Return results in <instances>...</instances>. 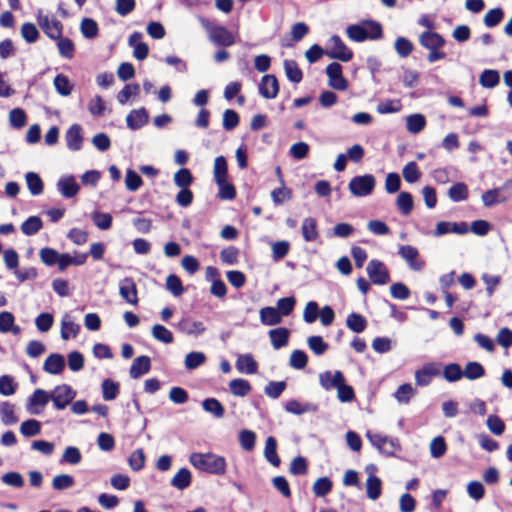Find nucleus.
Masks as SVG:
<instances>
[{"instance_id":"3c124183","label":"nucleus","mask_w":512,"mask_h":512,"mask_svg":"<svg viewBox=\"0 0 512 512\" xmlns=\"http://www.w3.org/2000/svg\"><path fill=\"white\" fill-rule=\"evenodd\" d=\"M1 421L4 425H13L18 421L14 414V405L9 402H3L0 405Z\"/></svg>"},{"instance_id":"864d4df0","label":"nucleus","mask_w":512,"mask_h":512,"mask_svg":"<svg viewBox=\"0 0 512 512\" xmlns=\"http://www.w3.org/2000/svg\"><path fill=\"white\" fill-rule=\"evenodd\" d=\"M332 481L328 477L318 478L313 484V492L317 497H325L332 490Z\"/></svg>"},{"instance_id":"5701e85b","label":"nucleus","mask_w":512,"mask_h":512,"mask_svg":"<svg viewBox=\"0 0 512 512\" xmlns=\"http://www.w3.org/2000/svg\"><path fill=\"white\" fill-rule=\"evenodd\" d=\"M285 411L294 415H302L309 412H317L318 405L310 402L300 403L298 400L292 399L286 402Z\"/></svg>"},{"instance_id":"680f3d73","label":"nucleus","mask_w":512,"mask_h":512,"mask_svg":"<svg viewBox=\"0 0 512 512\" xmlns=\"http://www.w3.org/2000/svg\"><path fill=\"white\" fill-rule=\"evenodd\" d=\"M166 289L175 297H179L184 293L181 279L175 274H170L166 278Z\"/></svg>"},{"instance_id":"79ce46f5","label":"nucleus","mask_w":512,"mask_h":512,"mask_svg":"<svg viewBox=\"0 0 512 512\" xmlns=\"http://www.w3.org/2000/svg\"><path fill=\"white\" fill-rule=\"evenodd\" d=\"M499 81V72L493 69L484 70L479 77V83L484 88H494L499 84Z\"/></svg>"},{"instance_id":"f257e3e1","label":"nucleus","mask_w":512,"mask_h":512,"mask_svg":"<svg viewBox=\"0 0 512 512\" xmlns=\"http://www.w3.org/2000/svg\"><path fill=\"white\" fill-rule=\"evenodd\" d=\"M190 464L196 469L213 475H223L226 472V459L214 453L194 452L189 456Z\"/></svg>"},{"instance_id":"0e129e2a","label":"nucleus","mask_w":512,"mask_h":512,"mask_svg":"<svg viewBox=\"0 0 512 512\" xmlns=\"http://www.w3.org/2000/svg\"><path fill=\"white\" fill-rule=\"evenodd\" d=\"M347 36L355 42H363L368 39L364 25L353 24L346 29Z\"/></svg>"},{"instance_id":"473e14b6","label":"nucleus","mask_w":512,"mask_h":512,"mask_svg":"<svg viewBox=\"0 0 512 512\" xmlns=\"http://www.w3.org/2000/svg\"><path fill=\"white\" fill-rule=\"evenodd\" d=\"M80 331V325L73 322L70 316L66 314L61 321V337L68 340L70 337H76Z\"/></svg>"},{"instance_id":"f704fd0d","label":"nucleus","mask_w":512,"mask_h":512,"mask_svg":"<svg viewBox=\"0 0 512 512\" xmlns=\"http://www.w3.org/2000/svg\"><path fill=\"white\" fill-rule=\"evenodd\" d=\"M228 167L224 156H218L214 160L213 175L216 184H221L227 179Z\"/></svg>"},{"instance_id":"052dcab7","label":"nucleus","mask_w":512,"mask_h":512,"mask_svg":"<svg viewBox=\"0 0 512 512\" xmlns=\"http://www.w3.org/2000/svg\"><path fill=\"white\" fill-rule=\"evenodd\" d=\"M20 432L25 437L36 436L41 432V424L36 419H29L22 422Z\"/></svg>"},{"instance_id":"0eeeda50","label":"nucleus","mask_w":512,"mask_h":512,"mask_svg":"<svg viewBox=\"0 0 512 512\" xmlns=\"http://www.w3.org/2000/svg\"><path fill=\"white\" fill-rule=\"evenodd\" d=\"M441 363L428 362L415 371V383L417 386L426 387L432 379L440 375Z\"/></svg>"},{"instance_id":"2eb2a0df","label":"nucleus","mask_w":512,"mask_h":512,"mask_svg":"<svg viewBox=\"0 0 512 512\" xmlns=\"http://www.w3.org/2000/svg\"><path fill=\"white\" fill-rule=\"evenodd\" d=\"M56 186L59 193L65 198L74 197L80 190L79 184L72 175L61 177Z\"/></svg>"},{"instance_id":"72a5a7b5","label":"nucleus","mask_w":512,"mask_h":512,"mask_svg":"<svg viewBox=\"0 0 512 512\" xmlns=\"http://www.w3.org/2000/svg\"><path fill=\"white\" fill-rule=\"evenodd\" d=\"M283 66L289 81L293 83H300L302 81L303 73L296 61L286 59L284 60Z\"/></svg>"},{"instance_id":"f03ea898","label":"nucleus","mask_w":512,"mask_h":512,"mask_svg":"<svg viewBox=\"0 0 512 512\" xmlns=\"http://www.w3.org/2000/svg\"><path fill=\"white\" fill-rule=\"evenodd\" d=\"M376 185V179L372 174H365L353 177L348 188L356 197H366L370 195Z\"/></svg>"},{"instance_id":"393cba45","label":"nucleus","mask_w":512,"mask_h":512,"mask_svg":"<svg viewBox=\"0 0 512 512\" xmlns=\"http://www.w3.org/2000/svg\"><path fill=\"white\" fill-rule=\"evenodd\" d=\"M260 321L263 325L274 326L282 322V317L278 309L275 307L267 306L261 308L259 311Z\"/></svg>"},{"instance_id":"6e6d98bb","label":"nucleus","mask_w":512,"mask_h":512,"mask_svg":"<svg viewBox=\"0 0 512 512\" xmlns=\"http://www.w3.org/2000/svg\"><path fill=\"white\" fill-rule=\"evenodd\" d=\"M152 336L159 342L170 344L173 342V334L165 326L155 324L151 330Z\"/></svg>"},{"instance_id":"412c9836","label":"nucleus","mask_w":512,"mask_h":512,"mask_svg":"<svg viewBox=\"0 0 512 512\" xmlns=\"http://www.w3.org/2000/svg\"><path fill=\"white\" fill-rule=\"evenodd\" d=\"M64 368V356L58 353L50 354L43 364V370L52 375L60 374L64 370Z\"/></svg>"},{"instance_id":"bf43d9fd","label":"nucleus","mask_w":512,"mask_h":512,"mask_svg":"<svg viewBox=\"0 0 512 512\" xmlns=\"http://www.w3.org/2000/svg\"><path fill=\"white\" fill-rule=\"evenodd\" d=\"M75 483L73 476L69 474L56 475L52 480V487L54 490L63 491L71 488Z\"/></svg>"},{"instance_id":"13d9d810","label":"nucleus","mask_w":512,"mask_h":512,"mask_svg":"<svg viewBox=\"0 0 512 512\" xmlns=\"http://www.w3.org/2000/svg\"><path fill=\"white\" fill-rule=\"evenodd\" d=\"M174 183L180 188H188L193 182V176L189 169L181 168L174 174Z\"/></svg>"},{"instance_id":"c9c22d12","label":"nucleus","mask_w":512,"mask_h":512,"mask_svg":"<svg viewBox=\"0 0 512 512\" xmlns=\"http://www.w3.org/2000/svg\"><path fill=\"white\" fill-rule=\"evenodd\" d=\"M25 180L28 190L33 196L40 195L43 192V181L37 173L27 172L25 174Z\"/></svg>"},{"instance_id":"4468645a","label":"nucleus","mask_w":512,"mask_h":512,"mask_svg":"<svg viewBox=\"0 0 512 512\" xmlns=\"http://www.w3.org/2000/svg\"><path fill=\"white\" fill-rule=\"evenodd\" d=\"M51 400L50 393L43 389H36L33 394L29 397L27 403V410L31 414H39L41 412L37 407L43 408Z\"/></svg>"},{"instance_id":"bb28decb","label":"nucleus","mask_w":512,"mask_h":512,"mask_svg":"<svg viewBox=\"0 0 512 512\" xmlns=\"http://www.w3.org/2000/svg\"><path fill=\"white\" fill-rule=\"evenodd\" d=\"M269 337L274 349H280L288 344L289 330L284 327L269 331Z\"/></svg>"},{"instance_id":"8fccbe9b","label":"nucleus","mask_w":512,"mask_h":512,"mask_svg":"<svg viewBox=\"0 0 512 512\" xmlns=\"http://www.w3.org/2000/svg\"><path fill=\"white\" fill-rule=\"evenodd\" d=\"M56 40L59 54L67 59L73 58L75 51V45L73 41L69 38L62 37V35L60 36V38H57Z\"/></svg>"},{"instance_id":"cd10ccee","label":"nucleus","mask_w":512,"mask_h":512,"mask_svg":"<svg viewBox=\"0 0 512 512\" xmlns=\"http://www.w3.org/2000/svg\"><path fill=\"white\" fill-rule=\"evenodd\" d=\"M264 456L266 460L273 466L278 467L281 463L279 456L277 455V442L272 436H269L265 442Z\"/></svg>"},{"instance_id":"ea45409f","label":"nucleus","mask_w":512,"mask_h":512,"mask_svg":"<svg viewBox=\"0 0 512 512\" xmlns=\"http://www.w3.org/2000/svg\"><path fill=\"white\" fill-rule=\"evenodd\" d=\"M14 315L11 312L3 311L0 313V332L7 333L12 332L13 334H18L20 332V328L14 325Z\"/></svg>"},{"instance_id":"f3484780","label":"nucleus","mask_w":512,"mask_h":512,"mask_svg":"<svg viewBox=\"0 0 512 512\" xmlns=\"http://www.w3.org/2000/svg\"><path fill=\"white\" fill-rule=\"evenodd\" d=\"M149 115L144 107L132 110L126 117L127 127L131 130H138L148 123Z\"/></svg>"},{"instance_id":"a878e982","label":"nucleus","mask_w":512,"mask_h":512,"mask_svg":"<svg viewBox=\"0 0 512 512\" xmlns=\"http://www.w3.org/2000/svg\"><path fill=\"white\" fill-rule=\"evenodd\" d=\"M192 481V475L189 469L181 468L171 479L170 484L178 490L188 488Z\"/></svg>"},{"instance_id":"338daca9","label":"nucleus","mask_w":512,"mask_h":512,"mask_svg":"<svg viewBox=\"0 0 512 512\" xmlns=\"http://www.w3.org/2000/svg\"><path fill=\"white\" fill-rule=\"evenodd\" d=\"M286 382L285 381H270L264 388L265 394L272 398L277 399L281 396V394L286 389Z\"/></svg>"},{"instance_id":"aec40b11","label":"nucleus","mask_w":512,"mask_h":512,"mask_svg":"<svg viewBox=\"0 0 512 512\" xmlns=\"http://www.w3.org/2000/svg\"><path fill=\"white\" fill-rule=\"evenodd\" d=\"M210 39L217 45L231 46L235 39L232 33L223 26H215L210 29Z\"/></svg>"},{"instance_id":"c85d7f7f","label":"nucleus","mask_w":512,"mask_h":512,"mask_svg":"<svg viewBox=\"0 0 512 512\" xmlns=\"http://www.w3.org/2000/svg\"><path fill=\"white\" fill-rule=\"evenodd\" d=\"M463 376L471 381L480 379L485 376V368L477 361H470L463 369Z\"/></svg>"},{"instance_id":"9b49d317","label":"nucleus","mask_w":512,"mask_h":512,"mask_svg":"<svg viewBox=\"0 0 512 512\" xmlns=\"http://www.w3.org/2000/svg\"><path fill=\"white\" fill-rule=\"evenodd\" d=\"M179 332L188 335L198 337L203 334L206 330L203 322L194 321L188 317H183L176 325Z\"/></svg>"},{"instance_id":"69168bd1","label":"nucleus","mask_w":512,"mask_h":512,"mask_svg":"<svg viewBox=\"0 0 512 512\" xmlns=\"http://www.w3.org/2000/svg\"><path fill=\"white\" fill-rule=\"evenodd\" d=\"M308 347L314 352L315 355H323L329 345L323 340L321 336H310L307 339Z\"/></svg>"},{"instance_id":"2f4dec72","label":"nucleus","mask_w":512,"mask_h":512,"mask_svg":"<svg viewBox=\"0 0 512 512\" xmlns=\"http://www.w3.org/2000/svg\"><path fill=\"white\" fill-rule=\"evenodd\" d=\"M382 492L381 479L373 474L369 475L366 480V494L371 500H377Z\"/></svg>"},{"instance_id":"58836bf2","label":"nucleus","mask_w":512,"mask_h":512,"mask_svg":"<svg viewBox=\"0 0 512 512\" xmlns=\"http://www.w3.org/2000/svg\"><path fill=\"white\" fill-rule=\"evenodd\" d=\"M346 325L351 331L362 333L367 327V320L361 314L352 312L346 319Z\"/></svg>"},{"instance_id":"c03bdc74","label":"nucleus","mask_w":512,"mask_h":512,"mask_svg":"<svg viewBox=\"0 0 512 512\" xmlns=\"http://www.w3.org/2000/svg\"><path fill=\"white\" fill-rule=\"evenodd\" d=\"M102 396L105 401H112L119 394L120 385L111 379H105L102 382Z\"/></svg>"},{"instance_id":"dca6fc26","label":"nucleus","mask_w":512,"mask_h":512,"mask_svg":"<svg viewBox=\"0 0 512 512\" xmlns=\"http://www.w3.org/2000/svg\"><path fill=\"white\" fill-rule=\"evenodd\" d=\"M419 43L428 50L441 49L446 40L437 32L424 31L419 36Z\"/></svg>"},{"instance_id":"b1692460","label":"nucleus","mask_w":512,"mask_h":512,"mask_svg":"<svg viewBox=\"0 0 512 512\" xmlns=\"http://www.w3.org/2000/svg\"><path fill=\"white\" fill-rule=\"evenodd\" d=\"M236 369L240 373L250 375L257 372L258 364L251 354H241L236 360Z\"/></svg>"},{"instance_id":"de8ad7c7","label":"nucleus","mask_w":512,"mask_h":512,"mask_svg":"<svg viewBox=\"0 0 512 512\" xmlns=\"http://www.w3.org/2000/svg\"><path fill=\"white\" fill-rule=\"evenodd\" d=\"M80 31L86 39H93L98 35V24L92 18H83L80 24Z\"/></svg>"},{"instance_id":"37998d69","label":"nucleus","mask_w":512,"mask_h":512,"mask_svg":"<svg viewBox=\"0 0 512 512\" xmlns=\"http://www.w3.org/2000/svg\"><path fill=\"white\" fill-rule=\"evenodd\" d=\"M416 394L417 390L411 384L405 383L397 388L394 396L399 403L408 404Z\"/></svg>"},{"instance_id":"09e8293b","label":"nucleus","mask_w":512,"mask_h":512,"mask_svg":"<svg viewBox=\"0 0 512 512\" xmlns=\"http://www.w3.org/2000/svg\"><path fill=\"white\" fill-rule=\"evenodd\" d=\"M449 198L454 202L464 201L468 198V188L464 183H456L448 190Z\"/></svg>"},{"instance_id":"a19ab883","label":"nucleus","mask_w":512,"mask_h":512,"mask_svg":"<svg viewBox=\"0 0 512 512\" xmlns=\"http://www.w3.org/2000/svg\"><path fill=\"white\" fill-rule=\"evenodd\" d=\"M443 378L448 382H457L461 380L463 376V369L458 363H449L444 366L442 372Z\"/></svg>"},{"instance_id":"4c0bfd02","label":"nucleus","mask_w":512,"mask_h":512,"mask_svg":"<svg viewBox=\"0 0 512 512\" xmlns=\"http://www.w3.org/2000/svg\"><path fill=\"white\" fill-rule=\"evenodd\" d=\"M229 389L233 395L244 397L251 391L252 387L248 380L237 378L230 381Z\"/></svg>"},{"instance_id":"5fc2aeb1","label":"nucleus","mask_w":512,"mask_h":512,"mask_svg":"<svg viewBox=\"0 0 512 512\" xmlns=\"http://www.w3.org/2000/svg\"><path fill=\"white\" fill-rule=\"evenodd\" d=\"M53 84H54L56 91L61 96H68L72 92L73 86L71 85L68 77L63 74L56 75V77L54 78Z\"/></svg>"},{"instance_id":"a211bd4d","label":"nucleus","mask_w":512,"mask_h":512,"mask_svg":"<svg viewBox=\"0 0 512 512\" xmlns=\"http://www.w3.org/2000/svg\"><path fill=\"white\" fill-rule=\"evenodd\" d=\"M512 194H504L501 187L485 191L482 196V202L485 207H492L498 203H505L511 198Z\"/></svg>"},{"instance_id":"ddd939ff","label":"nucleus","mask_w":512,"mask_h":512,"mask_svg":"<svg viewBox=\"0 0 512 512\" xmlns=\"http://www.w3.org/2000/svg\"><path fill=\"white\" fill-rule=\"evenodd\" d=\"M66 146L71 151H79L82 148V127L79 124L71 125L65 133Z\"/></svg>"},{"instance_id":"1a4fd4ad","label":"nucleus","mask_w":512,"mask_h":512,"mask_svg":"<svg viewBox=\"0 0 512 512\" xmlns=\"http://www.w3.org/2000/svg\"><path fill=\"white\" fill-rule=\"evenodd\" d=\"M326 74L329 78V86L344 91L348 88V82L342 75V66L337 62H332L326 67Z\"/></svg>"},{"instance_id":"e433bc0d","label":"nucleus","mask_w":512,"mask_h":512,"mask_svg":"<svg viewBox=\"0 0 512 512\" xmlns=\"http://www.w3.org/2000/svg\"><path fill=\"white\" fill-rule=\"evenodd\" d=\"M43 227V222L38 216H30L21 224V231L27 236L37 234Z\"/></svg>"},{"instance_id":"603ef678","label":"nucleus","mask_w":512,"mask_h":512,"mask_svg":"<svg viewBox=\"0 0 512 512\" xmlns=\"http://www.w3.org/2000/svg\"><path fill=\"white\" fill-rule=\"evenodd\" d=\"M413 43L405 38V37H398L395 40L394 43V49L399 57L406 58L408 57L411 52L413 51Z\"/></svg>"},{"instance_id":"49530a36","label":"nucleus","mask_w":512,"mask_h":512,"mask_svg":"<svg viewBox=\"0 0 512 512\" xmlns=\"http://www.w3.org/2000/svg\"><path fill=\"white\" fill-rule=\"evenodd\" d=\"M396 205L403 215H409L413 209V197L411 193L405 191L400 192L396 200Z\"/></svg>"},{"instance_id":"f8f14e48","label":"nucleus","mask_w":512,"mask_h":512,"mask_svg":"<svg viewBox=\"0 0 512 512\" xmlns=\"http://www.w3.org/2000/svg\"><path fill=\"white\" fill-rule=\"evenodd\" d=\"M119 294L131 305H136L138 303L137 287L134 280L130 277H126L120 281Z\"/></svg>"},{"instance_id":"c756f323","label":"nucleus","mask_w":512,"mask_h":512,"mask_svg":"<svg viewBox=\"0 0 512 512\" xmlns=\"http://www.w3.org/2000/svg\"><path fill=\"white\" fill-rule=\"evenodd\" d=\"M202 408L205 412L221 419L225 414L224 406L216 398H206L202 402Z\"/></svg>"},{"instance_id":"e2e57ef3","label":"nucleus","mask_w":512,"mask_h":512,"mask_svg":"<svg viewBox=\"0 0 512 512\" xmlns=\"http://www.w3.org/2000/svg\"><path fill=\"white\" fill-rule=\"evenodd\" d=\"M27 116L22 108H14L9 113L10 125L15 129H21L25 126Z\"/></svg>"},{"instance_id":"20e7f679","label":"nucleus","mask_w":512,"mask_h":512,"mask_svg":"<svg viewBox=\"0 0 512 512\" xmlns=\"http://www.w3.org/2000/svg\"><path fill=\"white\" fill-rule=\"evenodd\" d=\"M366 272L370 281L375 285H386L390 282L389 270L380 260H370L366 266Z\"/></svg>"},{"instance_id":"774afa93","label":"nucleus","mask_w":512,"mask_h":512,"mask_svg":"<svg viewBox=\"0 0 512 512\" xmlns=\"http://www.w3.org/2000/svg\"><path fill=\"white\" fill-rule=\"evenodd\" d=\"M504 12L501 8H494L489 10L483 19V22L486 27L493 28L497 26L503 19Z\"/></svg>"},{"instance_id":"4be33fe9","label":"nucleus","mask_w":512,"mask_h":512,"mask_svg":"<svg viewBox=\"0 0 512 512\" xmlns=\"http://www.w3.org/2000/svg\"><path fill=\"white\" fill-rule=\"evenodd\" d=\"M151 369V360L148 356H139L135 358L129 370L130 377L138 379L147 374Z\"/></svg>"},{"instance_id":"6e6552de","label":"nucleus","mask_w":512,"mask_h":512,"mask_svg":"<svg viewBox=\"0 0 512 512\" xmlns=\"http://www.w3.org/2000/svg\"><path fill=\"white\" fill-rule=\"evenodd\" d=\"M398 254L413 271H421L425 266V261L419 258V251L414 246L401 245Z\"/></svg>"},{"instance_id":"a18cd8bd","label":"nucleus","mask_w":512,"mask_h":512,"mask_svg":"<svg viewBox=\"0 0 512 512\" xmlns=\"http://www.w3.org/2000/svg\"><path fill=\"white\" fill-rule=\"evenodd\" d=\"M426 125L425 117L422 114H412L406 119V127L410 133L417 134L421 132Z\"/></svg>"},{"instance_id":"39448f33","label":"nucleus","mask_w":512,"mask_h":512,"mask_svg":"<svg viewBox=\"0 0 512 512\" xmlns=\"http://www.w3.org/2000/svg\"><path fill=\"white\" fill-rule=\"evenodd\" d=\"M75 396L76 391L67 384L58 385L50 392V398L57 410L65 409Z\"/></svg>"},{"instance_id":"6ab92c4d","label":"nucleus","mask_w":512,"mask_h":512,"mask_svg":"<svg viewBox=\"0 0 512 512\" xmlns=\"http://www.w3.org/2000/svg\"><path fill=\"white\" fill-rule=\"evenodd\" d=\"M319 382L323 389L329 391L341 385L345 382L344 375L341 371L337 370L334 373L331 371H325L319 374Z\"/></svg>"},{"instance_id":"7c9ffc66","label":"nucleus","mask_w":512,"mask_h":512,"mask_svg":"<svg viewBox=\"0 0 512 512\" xmlns=\"http://www.w3.org/2000/svg\"><path fill=\"white\" fill-rule=\"evenodd\" d=\"M301 230L303 238L307 242L315 241L319 236L317 222L312 217H307L303 220Z\"/></svg>"},{"instance_id":"4d7b16f0","label":"nucleus","mask_w":512,"mask_h":512,"mask_svg":"<svg viewBox=\"0 0 512 512\" xmlns=\"http://www.w3.org/2000/svg\"><path fill=\"white\" fill-rule=\"evenodd\" d=\"M82 460V454L80 450L75 446H68L61 457L60 463H67L71 465H77Z\"/></svg>"},{"instance_id":"9d476101","label":"nucleus","mask_w":512,"mask_h":512,"mask_svg":"<svg viewBox=\"0 0 512 512\" xmlns=\"http://www.w3.org/2000/svg\"><path fill=\"white\" fill-rule=\"evenodd\" d=\"M259 93L265 99H274L279 92V83L275 75H264L259 83Z\"/></svg>"},{"instance_id":"7ed1b4c3","label":"nucleus","mask_w":512,"mask_h":512,"mask_svg":"<svg viewBox=\"0 0 512 512\" xmlns=\"http://www.w3.org/2000/svg\"><path fill=\"white\" fill-rule=\"evenodd\" d=\"M325 54L331 59H337L343 62H348L353 57L352 51L347 48L338 35L330 37Z\"/></svg>"},{"instance_id":"423d86ee","label":"nucleus","mask_w":512,"mask_h":512,"mask_svg":"<svg viewBox=\"0 0 512 512\" xmlns=\"http://www.w3.org/2000/svg\"><path fill=\"white\" fill-rule=\"evenodd\" d=\"M37 23L43 32L52 40L60 38L63 33V24L55 19L44 15L42 10L37 13Z\"/></svg>"}]
</instances>
